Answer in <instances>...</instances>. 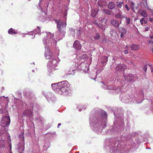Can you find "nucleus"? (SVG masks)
Segmentation results:
<instances>
[{
    "label": "nucleus",
    "instance_id": "1",
    "mask_svg": "<svg viewBox=\"0 0 153 153\" xmlns=\"http://www.w3.org/2000/svg\"><path fill=\"white\" fill-rule=\"evenodd\" d=\"M101 115L100 117L101 120H102L101 121L99 120L100 118L97 117L96 119L90 118V126L91 127L96 128L97 127L99 128L101 130L105 128L106 126V122L107 120V114L106 112L104 111H102L101 112Z\"/></svg>",
    "mask_w": 153,
    "mask_h": 153
},
{
    "label": "nucleus",
    "instance_id": "2",
    "mask_svg": "<svg viewBox=\"0 0 153 153\" xmlns=\"http://www.w3.org/2000/svg\"><path fill=\"white\" fill-rule=\"evenodd\" d=\"M68 82L66 81H63L57 83L52 84L51 86L53 89L56 92L61 94L62 93H67L68 90L67 85Z\"/></svg>",
    "mask_w": 153,
    "mask_h": 153
},
{
    "label": "nucleus",
    "instance_id": "3",
    "mask_svg": "<svg viewBox=\"0 0 153 153\" xmlns=\"http://www.w3.org/2000/svg\"><path fill=\"white\" fill-rule=\"evenodd\" d=\"M47 38L46 39L44 38L43 42L45 48L47 47L50 48L51 46L54 47L56 45L57 41L53 38V35L50 33H47Z\"/></svg>",
    "mask_w": 153,
    "mask_h": 153
},
{
    "label": "nucleus",
    "instance_id": "4",
    "mask_svg": "<svg viewBox=\"0 0 153 153\" xmlns=\"http://www.w3.org/2000/svg\"><path fill=\"white\" fill-rule=\"evenodd\" d=\"M57 24V27L59 30V31L61 33V36H63L65 34V28L66 27V23L62 20H56Z\"/></svg>",
    "mask_w": 153,
    "mask_h": 153
},
{
    "label": "nucleus",
    "instance_id": "5",
    "mask_svg": "<svg viewBox=\"0 0 153 153\" xmlns=\"http://www.w3.org/2000/svg\"><path fill=\"white\" fill-rule=\"evenodd\" d=\"M57 61L55 57H54L52 59L49 60L47 65L49 69L54 70L55 67L57 66Z\"/></svg>",
    "mask_w": 153,
    "mask_h": 153
},
{
    "label": "nucleus",
    "instance_id": "6",
    "mask_svg": "<svg viewBox=\"0 0 153 153\" xmlns=\"http://www.w3.org/2000/svg\"><path fill=\"white\" fill-rule=\"evenodd\" d=\"M10 122V117L8 116L3 117L1 121V126L2 127H7Z\"/></svg>",
    "mask_w": 153,
    "mask_h": 153
},
{
    "label": "nucleus",
    "instance_id": "7",
    "mask_svg": "<svg viewBox=\"0 0 153 153\" xmlns=\"http://www.w3.org/2000/svg\"><path fill=\"white\" fill-rule=\"evenodd\" d=\"M50 1V0H40L39 4L40 9L42 10V11L47 9L48 6L49 2Z\"/></svg>",
    "mask_w": 153,
    "mask_h": 153
},
{
    "label": "nucleus",
    "instance_id": "8",
    "mask_svg": "<svg viewBox=\"0 0 153 153\" xmlns=\"http://www.w3.org/2000/svg\"><path fill=\"white\" fill-rule=\"evenodd\" d=\"M45 56L46 59L49 60L52 59V58L55 57L53 53L50 51V48L47 47H45Z\"/></svg>",
    "mask_w": 153,
    "mask_h": 153
},
{
    "label": "nucleus",
    "instance_id": "9",
    "mask_svg": "<svg viewBox=\"0 0 153 153\" xmlns=\"http://www.w3.org/2000/svg\"><path fill=\"white\" fill-rule=\"evenodd\" d=\"M115 145L110 144L106 147V149L111 153L114 152V151L117 149V147L115 146Z\"/></svg>",
    "mask_w": 153,
    "mask_h": 153
},
{
    "label": "nucleus",
    "instance_id": "10",
    "mask_svg": "<svg viewBox=\"0 0 153 153\" xmlns=\"http://www.w3.org/2000/svg\"><path fill=\"white\" fill-rule=\"evenodd\" d=\"M127 68L126 65L124 64H119L116 66V69L118 71H124Z\"/></svg>",
    "mask_w": 153,
    "mask_h": 153
},
{
    "label": "nucleus",
    "instance_id": "11",
    "mask_svg": "<svg viewBox=\"0 0 153 153\" xmlns=\"http://www.w3.org/2000/svg\"><path fill=\"white\" fill-rule=\"evenodd\" d=\"M46 97L47 100L49 101L53 102L56 100V99L54 96L50 93H48L47 94Z\"/></svg>",
    "mask_w": 153,
    "mask_h": 153
},
{
    "label": "nucleus",
    "instance_id": "12",
    "mask_svg": "<svg viewBox=\"0 0 153 153\" xmlns=\"http://www.w3.org/2000/svg\"><path fill=\"white\" fill-rule=\"evenodd\" d=\"M73 47L76 50H79L81 48V45L78 40H76L74 43Z\"/></svg>",
    "mask_w": 153,
    "mask_h": 153
},
{
    "label": "nucleus",
    "instance_id": "13",
    "mask_svg": "<svg viewBox=\"0 0 153 153\" xmlns=\"http://www.w3.org/2000/svg\"><path fill=\"white\" fill-rule=\"evenodd\" d=\"M123 76L125 79L129 81L133 82L134 79V75L132 74H129L126 76L124 75H123Z\"/></svg>",
    "mask_w": 153,
    "mask_h": 153
},
{
    "label": "nucleus",
    "instance_id": "14",
    "mask_svg": "<svg viewBox=\"0 0 153 153\" xmlns=\"http://www.w3.org/2000/svg\"><path fill=\"white\" fill-rule=\"evenodd\" d=\"M97 4L100 7H103L106 6L107 5L108 3L105 1L100 0L98 1Z\"/></svg>",
    "mask_w": 153,
    "mask_h": 153
},
{
    "label": "nucleus",
    "instance_id": "15",
    "mask_svg": "<svg viewBox=\"0 0 153 153\" xmlns=\"http://www.w3.org/2000/svg\"><path fill=\"white\" fill-rule=\"evenodd\" d=\"M32 114L31 111L28 109L24 111L23 113V115L29 117H30L31 116Z\"/></svg>",
    "mask_w": 153,
    "mask_h": 153
},
{
    "label": "nucleus",
    "instance_id": "16",
    "mask_svg": "<svg viewBox=\"0 0 153 153\" xmlns=\"http://www.w3.org/2000/svg\"><path fill=\"white\" fill-rule=\"evenodd\" d=\"M115 16L117 19H122L125 17V16L122 15V12L120 10H118V13L115 15Z\"/></svg>",
    "mask_w": 153,
    "mask_h": 153
},
{
    "label": "nucleus",
    "instance_id": "17",
    "mask_svg": "<svg viewBox=\"0 0 153 153\" xmlns=\"http://www.w3.org/2000/svg\"><path fill=\"white\" fill-rule=\"evenodd\" d=\"M81 68L83 70L88 69V65L87 64V62H85L81 64Z\"/></svg>",
    "mask_w": 153,
    "mask_h": 153
},
{
    "label": "nucleus",
    "instance_id": "18",
    "mask_svg": "<svg viewBox=\"0 0 153 153\" xmlns=\"http://www.w3.org/2000/svg\"><path fill=\"white\" fill-rule=\"evenodd\" d=\"M19 146H20V147H19V153H23L22 152L24 151V144L23 143H19L18 144Z\"/></svg>",
    "mask_w": 153,
    "mask_h": 153
},
{
    "label": "nucleus",
    "instance_id": "19",
    "mask_svg": "<svg viewBox=\"0 0 153 153\" xmlns=\"http://www.w3.org/2000/svg\"><path fill=\"white\" fill-rule=\"evenodd\" d=\"M111 22L113 26L116 27H118L120 25L119 22L117 20L114 19L111 20Z\"/></svg>",
    "mask_w": 153,
    "mask_h": 153
},
{
    "label": "nucleus",
    "instance_id": "20",
    "mask_svg": "<svg viewBox=\"0 0 153 153\" xmlns=\"http://www.w3.org/2000/svg\"><path fill=\"white\" fill-rule=\"evenodd\" d=\"M120 31L121 33V37L123 38L127 33V30L124 28H122L120 30Z\"/></svg>",
    "mask_w": 153,
    "mask_h": 153
},
{
    "label": "nucleus",
    "instance_id": "21",
    "mask_svg": "<svg viewBox=\"0 0 153 153\" xmlns=\"http://www.w3.org/2000/svg\"><path fill=\"white\" fill-rule=\"evenodd\" d=\"M115 4L113 2H111L109 3L108 5V7L109 9L112 10L115 7Z\"/></svg>",
    "mask_w": 153,
    "mask_h": 153
},
{
    "label": "nucleus",
    "instance_id": "22",
    "mask_svg": "<svg viewBox=\"0 0 153 153\" xmlns=\"http://www.w3.org/2000/svg\"><path fill=\"white\" fill-rule=\"evenodd\" d=\"M131 50L136 51L138 50L140 48L139 45H133L131 46Z\"/></svg>",
    "mask_w": 153,
    "mask_h": 153
},
{
    "label": "nucleus",
    "instance_id": "23",
    "mask_svg": "<svg viewBox=\"0 0 153 153\" xmlns=\"http://www.w3.org/2000/svg\"><path fill=\"white\" fill-rule=\"evenodd\" d=\"M117 6V7L121 8L122 5L124 4V2L123 1H118L116 3Z\"/></svg>",
    "mask_w": 153,
    "mask_h": 153
},
{
    "label": "nucleus",
    "instance_id": "24",
    "mask_svg": "<svg viewBox=\"0 0 153 153\" xmlns=\"http://www.w3.org/2000/svg\"><path fill=\"white\" fill-rule=\"evenodd\" d=\"M8 33L9 34H14L17 33V32L14 29L12 28H10L8 30Z\"/></svg>",
    "mask_w": 153,
    "mask_h": 153
},
{
    "label": "nucleus",
    "instance_id": "25",
    "mask_svg": "<svg viewBox=\"0 0 153 153\" xmlns=\"http://www.w3.org/2000/svg\"><path fill=\"white\" fill-rule=\"evenodd\" d=\"M98 11L97 10L92 9L91 15L93 17L95 16L97 14Z\"/></svg>",
    "mask_w": 153,
    "mask_h": 153
},
{
    "label": "nucleus",
    "instance_id": "26",
    "mask_svg": "<svg viewBox=\"0 0 153 153\" xmlns=\"http://www.w3.org/2000/svg\"><path fill=\"white\" fill-rule=\"evenodd\" d=\"M40 31L39 27H38L36 29L33 31V33L36 35V34L40 33Z\"/></svg>",
    "mask_w": 153,
    "mask_h": 153
},
{
    "label": "nucleus",
    "instance_id": "27",
    "mask_svg": "<svg viewBox=\"0 0 153 153\" xmlns=\"http://www.w3.org/2000/svg\"><path fill=\"white\" fill-rule=\"evenodd\" d=\"M102 11L108 15H110L111 14V11L107 9H103Z\"/></svg>",
    "mask_w": 153,
    "mask_h": 153
},
{
    "label": "nucleus",
    "instance_id": "28",
    "mask_svg": "<svg viewBox=\"0 0 153 153\" xmlns=\"http://www.w3.org/2000/svg\"><path fill=\"white\" fill-rule=\"evenodd\" d=\"M140 14L143 17H146L147 16V14L146 12L144 10L142 11Z\"/></svg>",
    "mask_w": 153,
    "mask_h": 153
},
{
    "label": "nucleus",
    "instance_id": "29",
    "mask_svg": "<svg viewBox=\"0 0 153 153\" xmlns=\"http://www.w3.org/2000/svg\"><path fill=\"white\" fill-rule=\"evenodd\" d=\"M108 61V57L106 56H104L102 58V63H105Z\"/></svg>",
    "mask_w": 153,
    "mask_h": 153
},
{
    "label": "nucleus",
    "instance_id": "30",
    "mask_svg": "<svg viewBox=\"0 0 153 153\" xmlns=\"http://www.w3.org/2000/svg\"><path fill=\"white\" fill-rule=\"evenodd\" d=\"M5 142L4 140H2L0 141V147H4L5 146Z\"/></svg>",
    "mask_w": 153,
    "mask_h": 153
},
{
    "label": "nucleus",
    "instance_id": "31",
    "mask_svg": "<svg viewBox=\"0 0 153 153\" xmlns=\"http://www.w3.org/2000/svg\"><path fill=\"white\" fill-rule=\"evenodd\" d=\"M126 19V25H128L130 24V22L131 21L130 18L128 17H124Z\"/></svg>",
    "mask_w": 153,
    "mask_h": 153
},
{
    "label": "nucleus",
    "instance_id": "32",
    "mask_svg": "<svg viewBox=\"0 0 153 153\" xmlns=\"http://www.w3.org/2000/svg\"><path fill=\"white\" fill-rule=\"evenodd\" d=\"M24 134L23 133H21L19 136L20 140L22 141H23L25 140Z\"/></svg>",
    "mask_w": 153,
    "mask_h": 153
},
{
    "label": "nucleus",
    "instance_id": "33",
    "mask_svg": "<svg viewBox=\"0 0 153 153\" xmlns=\"http://www.w3.org/2000/svg\"><path fill=\"white\" fill-rule=\"evenodd\" d=\"M69 31L70 33L71 34L74 36L75 34V30H74L72 28H69Z\"/></svg>",
    "mask_w": 153,
    "mask_h": 153
},
{
    "label": "nucleus",
    "instance_id": "34",
    "mask_svg": "<svg viewBox=\"0 0 153 153\" xmlns=\"http://www.w3.org/2000/svg\"><path fill=\"white\" fill-rule=\"evenodd\" d=\"M130 6L132 9L134 8V3L133 2H131L130 4Z\"/></svg>",
    "mask_w": 153,
    "mask_h": 153
},
{
    "label": "nucleus",
    "instance_id": "35",
    "mask_svg": "<svg viewBox=\"0 0 153 153\" xmlns=\"http://www.w3.org/2000/svg\"><path fill=\"white\" fill-rule=\"evenodd\" d=\"M99 34H96V35L94 36V38L95 39H99Z\"/></svg>",
    "mask_w": 153,
    "mask_h": 153
},
{
    "label": "nucleus",
    "instance_id": "36",
    "mask_svg": "<svg viewBox=\"0 0 153 153\" xmlns=\"http://www.w3.org/2000/svg\"><path fill=\"white\" fill-rule=\"evenodd\" d=\"M145 20V19L144 18H142L140 20V22L141 23V25H143V22H144Z\"/></svg>",
    "mask_w": 153,
    "mask_h": 153
},
{
    "label": "nucleus",
    "instance_id": "37",
    "mask_svg": "<svg viewBox=\"0 0 153 153\" xmlns=\"http://www.w3.org/2000/svg\"><path fill=\"white\" fill-rule=\"evenodd\" d=\"M124 7L126 8L127 10L128 11H129L130 10V8L128 7V5L127 4H125L124 6Z\"/></svg>",
    "mask_w": 153,
    "mask_h": 153
},
{
    "label": "nucleus",
    "instance_id": "38",
    "mask_svg": "<svg viewBox=\"0 0 153 153\" xmlns=\"http://www.w3.org/2000/svg\"><path fill=\"white\" fill-rule=\"evenodd\" d=\"M147 65H144L143 67V70L145 72H146V70H147Z\"/></svg>",
    "mask_w": 153,
    "mask_h": 153
},
{
    "label": "nucleus",
    "instance_id": "39",
    "mask_svg": "<svg viewBox=\"0 0 153 153\" xmlns=\"http://www.w3.org/2000/svg\"><path fill=\"white\" fill-rule=\"evenodd\" d=\"M98 26L101 29H103V25L102 24H99L98 25Z\"/></svg>",
    "mask_w": 153,
    "mask_h": 153
},
{
    "label": "nucleus",
    "instance_id": "40",
    "mask_svg": "<svg viewBox=\"0 0 153 153\" xmlns=\"http://www.w3.org/2000/svg\"><path fill=\"white\" fill-rule=\"evenodd\" d=\"M149 43L150 45H153V42L152 40H149Z\"/></svg>",
    "mask_w": 153,
    "mask_h": 153
},
{
    "label": "nucleus",
    "instance_id": "41",
    "mask_svg": "<svg viewBox=\"0 0 153 153\" xmlns=\"http://www.w3.org/2000/svg\"><path fill=\"white\" fill-rule=\"evenodd\" d=\"M150 21L153 24V19L150 18L149 19Z\"/></svg>",
    "mask_w": 153,
    "mask_h": 153
},
{
    "label": "nucleus",
    "instance_id": "42",
    "mask_svg": "<svg viewBox=\"0 0 153 153\" xmlns=\"http://www.w3.org/2000/svg\"><path fill=\"white\" fill-rule=\"evenodd\" d=\"M124 52L126 54L128 53V50H125L124 51Z\"/></svg>",
    "mask_w": 153,
    "mask_h": 153
},
{
    "label": "nucleus",
    "instance_id": "43",
    "mask_svg": "<svg viewBox=\"0 0 153 153\" xmlns=\"http://www.w3.org/2000/svg\"><path fill=\"white\" fill-rule=\"evenodd\" d=\"M148 65V66H149L151 68H152V67H152V66L151 65H149V64H148V65Z\"/></svg>",
    "mask_w": 153,
    "mask_h": 153
},
{
    "label": "nucleus",
    "instance_id": "44",
    "mask_svg": "<svg viewBox=\"0 0 153 153\" xmlns=\"http://www.w3.org/2000/svg\"><path fill=\"white\" fill-rule=\"evenodd\" d=\"M151 72H153V68H151Z\"/></svg>",
    "mask_w": 153,
    "mask_h": 153
},
{
    "label": "nucleus",
    "instance_id": "45",
    "mask_svg": "<svg viewBox=\"0 0 153 153\" xmlns=\"http://www.w3.org/2000/svg\"><path fill=\"white\" fill-rule=\"evenodd\" d=\"M148 27H147V28H145V30L146 31H147L148 30Z\"/></svg>",
    "mask_w": 153,
    "mask_h": 153
},
{
    "label": "nucleus",
    "instance_id": "46",
    "mask_svg": "<svg viewBox=\"0 0 153 153\" xmlns=\"http://www.w3.org/2000/svg\"><path fill=\"white\" fill-rule=\"evenodd\" d=\"M61 125V123H59L58 125V127L59 128V126H60Z\"/></svg>",
    "mask_w": 153,
    "mask_h": 153
},
{
    "label": "nucleus",
    "instance_id": "47",
    "mask_svg": "<svg viewBox=\"0 0 153 153\" xmlns=\"http://www.w3.org/2000/svg\"><path fill=\"white\" fill-rule=\"evenodd\" d=\"M2 110L0 108V114L2 112Z\"/></svg>",
    "mask_w": 153,
    "mask_h": 153
},
{
    "label": "nucleus",
    "instance_id": "48",
    "mask_svg": "<svg viewBox=\"0 0 153 153\" xmlns=\"http://www.w3.org/2000/svg\"><path fill=\"white\" fill-rule=\"evenodd\" d=\"M82 111V110H81V109H79V111Z\"/></svg>",
    "mask_w": 153,
    "mask_h": 153
},
{
    "label": "nucleus",
    "instance_id": "49",
    "mask_svg": "<svg viewBox=\"0 0 153 153\" xmlns=\"http://www.w3.org/2000/svg\"><path fill=\"white\" fill-rule=\"evenodd\" d=\"M144 23H145V24H146V21H145V20L144 21Z\"/></svg>",
    "mask_w": 153,
    "mask_h": 153
},
{
    "label": "nucleus",
    "instance_id": "50",
    "mask_svg": "<svg viewBox=\"0 0 153 153\" xmlns=\"http://www.w3.org/2000/svg\"><path fill=\"white\" fill-rule=\"evenodd\" d=\"M150 38H151V39H152V38H153V36H150Z\"/></svg>",
    "mask_w": 153,
    "mask_h": 153
},
{
    "label": "nucleus",
    "instance_id": "51",
    "mask_svg": "<svg viewBox=\"0 0 153 153\" xmlns=\"http://www.w3.org/2000/svg\"><path fill=\"white\" fill-rule=\"evenodd\" d=\"M152 52L153 53V48H152Z\"/></svg>",
    "mask_w": 153,
    "mask_h": 153
},
{
    "label": "nucleus",
    "instance_id": "52",
    "mask_svg": "<svg viewBox=\"0 0 153 153\" xmlns=\"http://www.w3.org/2000/svg\"><path fill=\"white\" fill-rule=\"evenodd\" d=\"M32 33V32H31L30 33V34H31V33Z\"/></svg>",
    "mask_w": 153,
    "mask_h": 153
},
{
    "label": "nucleus",
    "instance_id": "53",
    "mask_svg": "<svg viewBox=\"0 0 153 153\" xmlns=\"http://www.w3.org/2000/svg\"><path fill=\"white\" fill-rule=\"evenodd\" d=\"M32 123L33 124V125L34 126V124H33V123Z\"/></svg>",
    "mask_w": 153,
    "mask_h": 153
},
{
    "label": "nucleus",
    "instance_id": "54",
    "mask_svg": "<svg viewBox=\"0 0 153 153\" xmlns=\"http://www.w3.org/2000/svg\"><path fill=\"white\" fill-rule=\"evenodd\" d=\"M35 37V36H34V37H33L32 38H34V37Z\"/></svg>",
    "mask_w": 153,
    "mask_h": 153
},
{
    "label": "nucleus",
    "instance_id": "55",
    "mask_svg": "<svg viewBox=\"0 0 153 153\" xmlns=\"http://www.w3.org/2000/svg\"><path fill=\"white\" fill-rule=\"evenodd\" d=\"M10 153H12L11 152H10Z\"/></svg>",
    "mask_w": 153,
    "mask_h": 153
},
{
    "label": "nucleus",
    "instance_id": "56",
    "mask_svg": "<svg viewBox=\"0 0 153 153\" xmlns=\"http://www.w3.org/2000/svg\"><path fill=\"white\" fill-rule=\"evenodd\" d=\"M121 23V21H120V23Z\"/></svg>",
    "mask_w": 153,
    "mask_h": 153
},
{
    "label": "nucleus",
    "instance_id": "57",
    "mask_svg": "<svg viewBox=\"0 0 153 153\" xmlns=\"http://www.w3.org/2000/svg\"><path fill=\"white\" fill-rule=\"evenodd\" d=\"M11 147H10V150H11Z\"/></svg>",
    "mask_w": 153,
    "mask_h": 153
},
{
    "label": "nucleus",
    "instance_id": "58",
    "mask_svg": "<svg viewBox=\"0 0 153 153\" xmlns=\"http://www.w3.org/2000/svg\"><path fill=\"white\" fill-rule=\"evenodd\" d=\"M7 99H8V97H7Z\"/></svg>",
    "mask_w": 153,
    "mask_h": 153
},
{
    "label": "nucleus",
    "instance_id": "59",
    "mask_svg": "<svg viewBox=\"0 0 153 153\" xmlns=\"http://www.w3.org/2000/svg\"><path fill=\"white\" fill-rule=\"evenodd\" d=\"M142 101H140V102H141ZM139 103H140V102H139Z\"/></svg>",
    "mask_w": 153,
    "mask_h": 153
}]
</instances>
